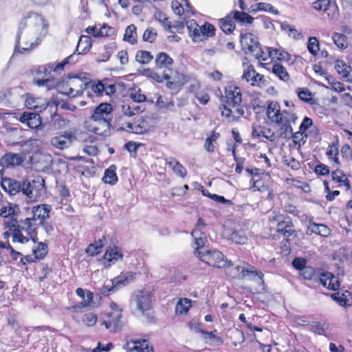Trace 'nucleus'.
<instances>
[{
	"instance_id": "nucleus-1",
	"label": "nucleus",
	"mask_w": 352,
	"mask_h": 352,
	"mask_svg": "<svg viewBox=\"0 0 352 352\" xmlns=\"http://www.w3.org/2000/svg\"><path fill=\"white\" fill-rule=\"evenodd\" d=\"M266 115L271 122L279 126L280 135L286 138L292 135L293 142L299 147L305 144L307 139L309 138L305 132L299 129L293 133L292 124L298 119L295 113L289 110H281L278 102L270 101L266 109Z\"/></svg>"
},
{
	"instance_id": "nucleus-2",
	"label": "nucleus",
	"mask_w": 352,
	"mask_h": 352,
	"mask_svg": "<svg viewBox=\"0 0 352 352\" xmlns=\"http://www.w3.org/2000/svg\"><path fill=\"white\" fill-rule=\"evenodd\" d=\"M242 102L241 88L235 82H229L224 87L223 103L219 105L221 116L228 122H234L243 117L245 112Z\"/></svg>"
},
{
	"instance_id": "nucleus-3",
	"label": "nucleus",
	"mask_w": 352,
	"mask_h": 352,
	"mask_svg": "<svg viewBox=\"0 0 352 352\" xmlns=\"http://www.w3.org/2000/svg\"><path fill=\"white\" fill-rule=\"evenodd\" d=\"M18 210L19 206L16 204L7 202L0 208V217L7 219L4 225L11 232L12 242L25 244L28 243V239L21 233V219H17Z\"/></svg>"
},
{
	"instance_id": "nucleus-4",
	"label": "nucleus",
	"mask_w": 352,
	"mask_h": 352,
	"mask_svg": "<svg viewBox=\"0 0 352 352\" xmlns=\"http://www.w3.org/2000/svg\"><path fill=\"white\" fill-rule=\"evenodd\" d=\"M52 210V206L46 204L34 206L31 209L32 217L21 219V233L38 232L39 226L50 219Z\"/></svg>"
},
{
	"instance_id": "nucleus-5",
	"label": "nucleus",
	"mask_w": 352,
	"mask_h": 352,
	"mask_svg": "<svg viewBox=\"0 0 352 352\" xmlns=\"http://www.w3.org/2000/svg\"><path fill=\"white\" fill-rule=\"evenodd\" d=\"M87 79L78 75L69 74L63 76L58 82H56L57 89L63 95L75 98L82 95L87 88Z\"/></svg>"
},
{
	"instance_id": "nucleus-6",
	"label": "nucleus",
	"mask_w": 352,
	"mask_h": 352,
	"mask_svg": "<svg viewBox=\"0 0 352 352\" xmlns=\"http://www.w3.org/2000/svg\"><path fill=\"white\" fill-rule=\"evenodd\" d=\"M28 239L31 240L34 245L32 248V254H27L21 258L19 265L27 266L28 264L38 262L44 259L48 254V245L45 242L39 241L38 232H24Z\"/></svg>"
},
{
	"instance_id": "nucleus-7",
	"label": "nucleus",
	"mask_w": 352,
	"mask_h": 352,
	"mask_svg": "<svg viewBox=\"0 0 352 352\" xmlns=\"http://www.w3.org/2000/svg\"><path fill=\"white\" fill-rule=\"evenodd\" d=\"M189 36L195 43L204 42L209 38L214 37L217 29L212 23L205 21L201 25H199L197 21L190 19L186 22Z\"/></svg>"
},
{
	"instance_id": "nucleus-8",
	"label": "nucleus",
	"mask_w": 352,
	"mask_h": 352,
	"mask_svg": "<svg viewBox=\"0 0 352 352\" xmlns=\"http://www.w3.org/2000/svg\"><path fill=\"white\" fill-rule=\"evenodd\" d=\"M110 311L103 315L101 325L110 333H117L121 331L123 327V309L116 302L109 303Z\"/></svg>"
},
{
	"instance_id": "nucleus-9",
	"label": "nucleus",
	"mask_w": 352,
	"mask_h": 352,
	"mask_svg": "<svg viewBox=\"0 0 352 352\" xmlns=\"http://www.w3.org/2000/svg\"><path fill=\"white\" fill-rule=\"evenodd\" d=\"M152 298V294L143 289L138 291L135 297L137 309L150 324H154L157 321Z\"/></svg>"
},
{
	"instance_id": "nucleus-10",
	"label": "nucleus",
	"mask_w": 352,
	"mask_h": 352,
	"mask_svg": "<svg viewBox=\"0 0 352 352\" xmlns=\"http://www.w3.org/2000/svg\"><path fill=\"white\" fill-rule=\"evenodd\" d=\"M196 256L201 261L216 268L230 267L232 265V262L228 260L223 253L217 250H208L204 252H198Z\"/></svg>"
},
{
	"instance_id": "nucleus-11",
	"label": "nucleus",
	"mask_w": 352,
	"mask_h": 352,
	"mask_svg": "<svg viewBox=\"0 0 352 352\" xmlns=\"http://www.w3.org/2000/svg\"><path fill=\"white\" fill-rule=\"evenodd\" d=\"M52 68L50 63L38 66L33 79L34 85L39 87H45L48 91L54 89L56 87V82L51 76Z\"/></svg>"
},
{
	"instance_id": "nucleus-12",
	"label": "nucleus",
	"mask_w": 352,
	"mask_h": 352,
	"mask_svg": "<svg viewBox=\"0 0 352 352\" xmlns=\"http://www.w3.org/2000/svg\"><path fill=\"white\" fill-rule=\"evenodd\" d=\"M42 42L40 37L34 38H30L28 35L21 33L19 36V28L15 38L14 43V54H25L28 53L34 50Z\"/></svg>"
},
{
	"instance_id": "nucleus-13",
	"label": "nucleus",
	"mask_w": 352,
	"mask_h": 352,
	"mask_svg": "<svg viewBox=\"0 0 352 352\" xmlns=\"http://www.w3.org/2000/svg\"><path fill=\"white\" fill-rule=\"evenodd\" d=\"M312 7L326 14L330 21H337L340 17V10L336 0H316L313 2Z\"/></svg>"
},
{
	"instance_id": "nucleus-14",
	"label": "nucleus",
	"mask_w": 352,
	"mask_h": 352,
	"mask_svg": "<svg viewBox=\"0 0 352 352\" xmlns=\"http://www.w3.org/2000/svg\"><path fill=\"white\" fill-rule=\"evenodd\" d=\"M243 265H236L233 267V265L230 267H226V274L234 279H244L247 276L252 275L262 278L263 274L261 272L257 271L255 267L250 265L249 263L243 261Z\"/></svg>"
},
{
	"instance_id": "nucleus-15",
	"label": "nucleus",
	"mask_w": 352,
	"mask_h": 352,
	"mask_svg": "<svg viewBox=\"0 0 352 352\" xmlns=\"http://www.w3.org/2000/svg\"><path fill=\"white\" fill-rule=\"evenodd\" d=\"M87 88L91 89L96 96H102L104 94L112 96L116 91V85L113 80L104 78L101 81H87Z\"/></svg>"
},
{
	"instance_id": "nucleus-16",
	"label": "nucleus",
	"mask_w": 352,
	"mask_h": 352,
	"mask_svg": "<svg viewBox=\"0 0 352 352\" xmlns=\"http://www.w3.org/2000/svg\"><path fill=\"white\" fill-rule=\"evenodd\" d=\"M111 122L98 118L90 116L85 122V128L90 133L98 135L106 136L111 131Z\"/></svg>"
},
{
	"instance_id": "nucleus-17",
	"label": "nucleus",
	"mask_w": 352,
	"mask_h": 352,
	"mask_svg": "<svg viewBox=\"0 0 352 352\" xmlns=\"http://www.w3.org/2000/svg\"><path fill=\"white\" fill-rule=\"evenodd\" d=\"M165 81L166 87L170 91L172 95H176L188 82V78L184 74L175 71L173 76L166 74Z\"/></svg>"
},
{
	"instance_id": "nucleus-18",
	"label": "nucleus",
	"mask_w": 352,
	"mask_h": 352,
	"mask_svg": "<svg viewBox=\"0 0 352 352\" xmlns=\"http://www.w3.org/2000/svg\"><path fill=\"white\" fill-rule=\"evenodd\" d=\"M76 295L82 300L78 304L67 307V309L72 314H76L82 308L94 307L96 303L94 302V294L90 290H85L81 287L76 289Z\"/></svg>"
},
{
	"instance_id": "nucleus-19",
	"label": "nucleus",
	"mask_w": 352,
	"mask_h": 352,
	"mask_svg": "<svg viewBox=\"0 0 352 352\" xmlns=\"http://www.w3.org/2000/svg\"><path fill=\"white\" fill-rule=\"evenodd\" d=\"M239 41L241 50L246 54H251L254 52L261 45L256 35L252 32H243V30L240 33Z\"/></svg>"
},
{
	"instance_id": "nucleus-20",
	"label": "nucleus",
	"mask_w": 352,
	"mask_h": 352,
	"mask_svg": "<svg viewBox=\"0 0 352 352\" xmlns=\"http://www.w3.org/2000/svg\"><path fill=\"white\" fill-rule=\"evenodd\" d=\"M155 19L161 23L164 30L170 33L178 32L182 34L185 28V24L183 21H175L172 25L169 17L163 12L158 10L155 14Z\"/></svg>"
},
{
	"instance_id": "nucleus-21",
	"label": "nucleus",
	"mask_w": 352,
	"mask_h": 352,
	"mask_svg": "<svg viewBox=\"0 0 352 352\" xmlns=\"http://www.w3.org/2000/svg\"><path fill=\"white\" fill-rule=\"evenodd\" d=\"M242 78L253 87H261L266 85L264 75L256 72L253 65H248L244 69Z\"/></svg>"
},
{
	"instance_id": "nucleus-22",
	"label": "nucleus",
	"mask_w": 352,
	"mask_h": 352,
	"mask_svg": "<svg viewBox=\"0 0 352 352\" xmlns=\"http://www.w3.org/2000/svg\"><path fill=\"white\" fill-rule=\"evenodd\" d=\"M261 65L269 72L273 74L279 80L287 82L290 80V76L285 67L276 60L270 63H261Z\"/></svg>"
},
{
	"instance_id": "nucleus-23",
	"label": "nucleus",
	"mask_w": 352,
	"mask_h": 352,
	"mask_svg": "<svg viewBox=\"0 0 352 352\" xmlns=\"http://www.w3.org/2000/svg\"><path fill=\"white\" fill-rule=\"evenodd\" d=\"M76 139L75 134L70 131L57 133L50 140L51 144L57 149L63 150L69 148Z\"/></svg>"
},
{
	"instance_id": "nucleus-24",
	"label": "nucleus",
	"mask_w": 352,
	"mask_h": 352,
	"mask_svg": "<svg viewBox=\"0 0 352 352\" xmlns=\"http://www.w3.org/2000/svg\"><path fill=\"white\" fill-rule=\"evenodd\" d=\"M123 348L127 352H153V346L147 338L126 340Z\"/></svg>"
},
{
	"instance_id": "nucleus-25",
	"label": "nucleus",
	"mask_w": 352,
	"mask_h": 352,
	"mask_svg": "<svg viewBox=\"0 0 352 352\" xmlns=\"http://www.w3.org/2000/svg\"><path fill=\"white\" fill-rule=\"evenodd\" d=\"M43 21L41 14L30 11L28 12L20 20L18 24L19 36L21 33H23L24 30L28 27H36L40 25Z\"/></svg>"
},
{
	"instance_id": "nucleus-26",
	"label": "nucleus",
	"mask_w": 352,
	"mask_h": 352,
	"mask_svg": "<svg viewBox=\"0 0 352 352\" xmlns=\"http://www.w3.org/2000/svg\"><path fill=\"white\" fill-rule=\"evenodd\" d=\"M124 254L122 249L117 245L108 246L104 252L102 260L104 261L105 266L110 267L118 261H122Z\"/></svg>"
},
{
	"instance_id": "nucleus-27",
	"label": "nucleus",
	"mask_w": 352,
	"mask_h": 352,
	"mask_svg": "<svg viewBox=\"0 0 352 352\" xmlns=\"http://www.w3.org/2000/svg\"><path fill=\"white\" fill-rule=\"evenodd\" d=\"M14 118L29 128L36 129L42 124V117L38 113L24 111L22 113H14Z\"/></svg>"
},
{
	"instance_id": "nucleus-28",
	"label": "nucleus",
	"mask_w": 352,
	"mask_h": 352,
	"mask_svg": "<svg viewBox=\"0 0 352 352\" xmlns=\"http://www.w3.org/2000/svg\"><path fill=\"white\" fill-rule=\"evenodd\" d=\"M150 126L142 117L135 118L133 122L122 124L121 129L135 134H143L149 130Z\"/></svg>"
},
{
	"instance_id": "nucleus-29",
	"label": "nucleus",
	"mask_w": 352,
	"mask_h": 352,
	"mask_svg": "<svg viewBox=\"0 0 352 352\" xmlns=\"http://www.w3.org/2000/svg\"><path fill=\"white\" fill-rule=\"evenodd\" d=\"M316 282L319 283L324 287L332 291L340 289V282L337 276L329 272H322Z\"/></svg>"
},
{
	"instance_id": "nucleus-30",
	"label": "nucleus",
	"mask_w": 352,
	"mask_h": 352,
	"mask_svg": "<svg viewBox=\"0 0 352 352\" xmlns=\"http://www.w3.org/2000/svg\"><path fill=\"white\" fill-rule=\"evenodd\" d=\"M59 102L57 100H50L47 102L43 106L40 107L38 113L42 114V118L47 121H56L58 117L57 111Z\"/></svg>"
},
{
	"instance_id": "nucleus-31",
	"label": "nucleus",
	"mask_w": 352,
	"mask_h": 352,
	"mask_svg": "<svg viewBox=\"0 0 352 352\" xmlns=\"http://www.w3.org/2000/svg\"><path fill=\"white\" fill-rule=\"evenodd\" d=\"M336 167V169L331 172V181L336 184L338 188H344L346 192L351 190V186L348 176L339 166Z\"/></svg>"
},
{
	"instance_id": "nucleus-32",
	"label": "nucleus",
	"mask_w": 352,
	"mask_h": 352,
	"mask_svg": "<svg viewBox=\"0 0 352 352\" xmlns=\"http://www.w3.org/2000/svg\"><path fill=\"white\" fill-rule=\"evenodd\" d=\"M251 137L252 139L264 138L270 142H274L276 140L274 132L271 129L254 123L252 125Z\"/></svg>"
},
{
	"instance_id": "nucleus-33",
	"label": "nucleus",
	"mask_w": 352,
	"mask_h": 352,
	"mask_svg": "<svg viewBox=\"0 0 352 352\" xmlns=\"http://www.w3.org/2000/svg\"><path fill=\"white\" fill-rule=\"evenodd\" d=\"M276 232L284 237H290L293 235L296 236V230L292 219L287 216L282 221L276 224Z\"/></svg>"
},
{
	"instance_id": "nucleus-34",
	"label": "nucleus",
	"mask_w": 352,
	"mask_h": 352,
	"mask_svg": "<svg viewBox=\"0 0 352 352\" xmlns=\"http://www.w3.org/2000/svg\"><path fill=\"white\" fill-rule=\"evenodd\" d=\"M325 155L333 166H340L341 162L339 159V139L338 137L327 146Z\"/></svg>"
},
{
	"instance_id": "nucleus-35",
	"label": "nucleus",
	"mask_w": 352,
	"mask_h": 352,
	"mask_svg": "<svg viewBox=\"0 0 352 352\" xmlns=\"http://www.w3.org/2000/svg\"><path fill=\"white\" fill-rule=\"evenodd\" d=\"M154 64L157 70H169L174 65V60L166 52H159L154 56Z\"/></svg>"
},
{
	"instance_id": "nucleus-36",
	"label": "nucleus",
	"mask_w": 352,
	"mask_h": 352,
	"mask_svg": "<svg viewBox=\"0 0 352 352\" xmlns=\"http://www.w3.org/2000/svg\"><path fill=\"white\" fill-rule=\"evenodd\" d=\"M113 107L110 103L103 102L97 106L91 116L98 118L107 121H112Z\"/></svg>"
},
{
	"instance_id": "nucleus-37",
	"label": "nucleus",
	"mask_w": 352,
	"mask_h": 352,
	"mask_svg": "<svg viewBox=\"0 0 352 352\" xmlns=\"http://www.w3.org/2000/svg\"><path fill=\"white\" fill-rule=\"evenodd\" d=\"M334 67L344 81L352 85V67L350 65L343 60H337Z\"/></svg>"
},
{
	"instance_id": "nucleus-38",
	"label": "nucleus",
	"mask_w": 352,
	"mask_h": 352,
	"mask_svg": "<svg viewBox=\"0 0 352 352\" xmlns=\"http://www.w3.org/2000/svg\"><path fill=\"white\" fill-rule=\"evenodd\" d=\"M191 236L193 239L194 254L196 256L198 252H201L200 249L204 248L208 239L207 236L201 228H195L191 232Z\"/></svg>"
},
{
	"instance_id": "nucleus-39",
	"label": "nucleus",
	"mask_w": 352,
	"mask_h": 352,
	"mask_svg": "<svg viewBox=\"0 0 352 352\" xmlns=\"http://www.w3.org/2000/svg\"><path fill=\"white\" fill-rule=\"evenodd\" d=\"M301 131L305 132L311 138H316L320 135V129L314 124L312 120L305 116L299 127Z\"/></svg>"
},
{
	"instance_id": "nucleus-40",
	"label": "nucleus",
	"mask_w": 352,
	"mask_h": 352,
	"mask_svg": "<svg viewBox=\"0 0 352 352\" xmlns=\"http://www.w3.org/2000/svg\"><path fill=\"white\" fill-rule=\"evenodd\" d=\"M331 230L327 225L317 223L312 221H309L307 226V234H316L323 237H327L331 234Z\"/></svg>"
},
{
	"instance_id": "nucleus-41",
	"label": "nucleus",
	"mask_w": 352,
	"mask_h": 352,
	"mask_svg": "<svg viewBox=\"0 0 352 352\" xmlns=\"http://www.w3.org/2000/svg\"><path fill=\"white\" fill-rule=\"evenodd\" d=\"M117 50L116 42H111L104 45L99 49L96 60L97 62H107L111 57L112 54Z\"/></svg>"
},
{
	"instance_id": "nucleus-42",
	"label": "nucleus",
	"mask_w": 352,
	"mask_h": 352,
	"mask_svg": "<svg viewBox=\"0 0 352 352\" xmlns=\"http://www.w3.org/2000/svg\"><path fill=\"white\" fill-rule=\"evenodd\" d=\"M1 186L6 192L12 195L17 194L21 190V183L10 177H2Z\"/></svg>"
},
{
	"instance_id": "nucleus-43",
	"label": "nucleus",
	"mask_w": 352,
	"mask_h": 352,
	"mask_svg": "<svg viewBox=\"0 0 352 352\" xmlns=\"http://www.w3.org/2000/svg\"><path fill=\"white\" fill-rule=\"evenodd\" d=\"M217 25L226 34H232L236 28L235 22L230 12L226 16L219 19Z\"/></svg>"
},
{
	"instance_id": "nucleus-44",
	"label": "nucleus",
	"mask_w": 352,
	"mask_h": 352,
	"mask_svg": "<svg viewBox=\"0 0 352 352\" xmlns=\"http://www.w3.org/2000/svg\"><path fill=\"white\" fill-rule=\"evenodd\" d=\"M331 298L342 307H349L352 305V292L344 290L331 294Z\"/></svg>"
},
{
	"instance_id": "nucleus-45",
	"label": "nucleus",
	"mask_w": 352,
	"mask_h": 352,
	"mask_svg": "<svg viewBox=\"0 0 352 352\" xmlns=\"http://www.w3.org/2000/svg\"><path fill=\"white\" fill-rule=\"evenodd\" d=\"M136 277V273L133 272H121L120 275L112 279L114 287H119L126 286L129 283L133 281Z\"/></svg>"
},
{
	"instance_id": "nucleus-46",
	"label": "nucleus",
	"mask_w": 352,
	"mask_h": 352,
	"mask_svg": "<svg viewBox=\"0 0 352 352\" xmlns=\"http://www.w3.org/2000/svg\"><path fill=\"white\" fill-rule=\"evenodd\" d=\"M24 156L21 153H6L2 157V162L6 167L21 165L24 161Z\"/></svg>"
},
{
	"instance_id": "nucleus-47",
	"label": "nucleus",
	"mask_w": 352,
	"mask_h": 352,
	"mask_svg": "<svg viewBox=\"0 0 352 352\" xmlns=\"http://www.w3.org/2000/svg\"><path fill=\"white\" fill-rule=\"evenodd\" d=\"M122 41L131 45H135L138 43L137 27L134 24H130L126 26L123 34Z\"/></svg>"
},
{
	"instance_id": "nucleus-48",
	"label": "nucleus",
	"mask_w": 352,
	"mask_h": 352,
	"mask_svg": "<svg viewBox=\"0 0 352 352\" xmlns=\"http://www.w3.org/2000/svg\"><path fill=\"white\" fill-rule=\"evenodd\" d=\"M92 46L91 38L87 35H81L78 39L76 51L73 54H86Z\"/></svg>"
},
{
	"instance_id": "nucleus-49",
	"label": "nucleus",
	"mask_w": 352,
	"mask_h": 352,
	"mask_svg": "<svg viewBox=\"0 0 352 352\" xmlns=\"http://www.w3.org/2000/svg\"><path fill=\"white\" fill-rule=\"evenodd\" d=\"M154 60L152 52L146 50H138L135 54V61L140 65H148Z\"/></svg>"
},
{
	"instance_id": "nucleus-50",
	"label": "nucleus",
	"mask_w": 352,
	"mask_h": 352,
	"mask_svg": "<svg viewBox=\"0 0 352 352\" xmlns=\"http://www.w3.org/2000/svg\"><path fill=\"white\" fill-rule=\"evenodd\" d=\"M166 165L170 167L177 176L182 178H184L187 175L186 168L174 157L166 159Z\"/></svg>"
},
{
	"instance_id": "nucleus-51",
	"label": "nucleus",
	"mask_w": 352,
	"mask_h": 352,
	"mask_svg": "<svg viewBox=\"0 0 352 352\" xmlns=\"http://www.w3.org/2000/svg\"><path fill=\"white\" fill-rule=\"evenodd\" d=\"M220 138V133L214 130L212 131L206 137L204 148L210 153H213L215 151V144Z\"/></svg>"
},
{
	"instance_id": "nucleus-52",
	"label": "nucleus",
	"mask_w": 352,
	"mask_h": 352,
	"mask_svg": "<svg viewBox=\"0 0 352 352\" xmlns=\"http://www.w3.org/2000/svg\"><path fill=\"white\" fill-rule=\"evenodd\" d=\"M230 13L234 21L241 24H252L254 20L253 16L244 12V10H233Z\"/></svg>"
},
{
	"instance_id": "nucleus-53",
	"label": "nucleus",
	"mask_w": 352,
	"mask_h": 352,
	"mask_svg": "<svg viewBox=\"0 0 352 352\" xmlns=\"http://www.w3.org/2000/svg\"><path fill=\"white\" fill-rule=\"evenodd\" d=\"M106 240L104 235L102 239H99L96 243H90L85 249V252L90 256H95L102 252L104 247V241Z\"/></svg>"
},
{
	"instance_id": "nucleus-54",
	"label": "nucleus",
	"mask_w": 352,
	"mask_h": 352,
	"mask_svg": "<svg viewBox=\"0 0 352 352\" xmlns=\"http://www.w3.org/2000/svg\"><path fill=\"white\" fill-rule=\"evenodd\" d=\"M102 180L104 183L110 185H115L118 182V178L116 174V165H111L107 169L104 170V176Z\"/></svg>"
},
{
	"instance_id": "nucleus-55",
	"label": "nucleus",
	"mask_w": 352,
	"mask_h": 352,
	"mask_svg": "<svg viewBox=\"0 0 352 352\" xmlns=\"http://www.w3.org/2000/svg\"><path fill=\"white\" fill-rule=\"evenodd\" d=\"M192 307V300L187 298H179L175 306V314L184 315L188 314Z\"/></svg>"
},
{
	"instance_id": "nucleus-56",
	"label": "nucleus",
	"mask_w": 352,
	"mask_h": 352,
	"mask_svg": "<svg viewBox=\"0 0 352 352\" xmlns=\"http://www.w3.org/2000/svg\"><path fill=\"white\" fill-rule=\"evenodd\" d=\"M272 58H276L279 61H289L292 56L288 52L274 47H267Z\"/></svg>"
},
{
	"instance_id": "nucleus-57",
	"label": "nucleus",
	"mask_w": 352,
	"mask_h": 352,
	"mask_svg": "<svg viewBox=\"0 0 352 352\" xmlns=\"http://www.w3.org/2000/svg\"><path fill=\"white\" fill-rule=\"evenodd\" d=\"M236 145L235 144H234L232 146L231 151H232V155L233 156V159L236 163L235 173L240 175L243 172V170L244 169V165H245L246 159L245 157L238 156L236 155Z\"/></svg>"
},
{
	"instance_id": "nucleus-58",
	"label": "nucleus",
	"mask_w": 352,
	"mask_h": 352,
	"mask_svg": "<svg viewBox=\"0 0 352 352\" xmlns=\"http://www.w3.org/2000/svg\"><path fill=\"white\" fill-rule=\"evenodd\" d=\"M248 108L252 109L256 113H260L265 109V106L263 101L258 96L252 95L248 106Z\"/></svg>"
},
{
	"instance_id": "nucleus-59",
	"label": "nucleus",
	"mask_w": 352,
	"mask_h": 352,
	"mask_svg": "<svg viewBox=\"0 0 352 352\" xmlns=\"http://www.w3.org/2000/svg\"><path fill=\"white\" fill-rule=\"evenodd\" d=\"M333 43L340 50H345L348 47L349 41L346 35L342 33L334 32L332 34Z\"/></svg>"
},
{
	"instance_id": "nucleus-60",
	"label": "nucleus",
	"mask_w": 352,
	"mask_h": 352,
	"mask_svg": "<svg viewBox=\"0 0 352 352\" xmlns=\"http://www.w3.org/2000/svg\"><path fill=\"white\" fill-rule=\"evenodd\" d=\"M122 111L124 115L131 117L141 113L142 109L139 105L133 102L130 104H124L122 106Z\"/></svg>"
},
{
	"instance_id": "nucleus-61",
	"label": "nucleus",
	"mask_w": 352,
	"mask_h": 352,
	"mask_svg": "<svg viewBox=\"0 0 352 352\" xmlns=\"http://www.w3.org/2000/svg\"><path fill=\"white\" fill-rule=\"evenodd\" d=\"M157 38V31L153 27H148L144 32L142 39L144 42L154 43Z\"/></svg>"
},
{
	"instance_id": "nucleus-62",
	"label": "nucleus",
	"mask_w": 352,
	"mask_h": 352,
	"mask_svg": "<svg viewBox=\"0 0 352 352\" xmlns=\"http://www.w3.org/2000/svg\"><path fill=\"white\" fill-rule=\"evenodd\" d=\"M74 54H71L69 56L64 58L60 62L57 63L56 65L52 63H50V66H52V72L56 74H61L64 70L66 65L70 64L72 60V58Z\"/></svg>"
},
{
	"instance_id": "nucleus-63",
	"label": "nucleus",
	"mask_w": 352,
	"mask_h": 352,
	"mask_svg": "<svg viewBox=\"0 0 352 352\" xmlns=\"http://www.w3.org/2000/svg\"><path fill=\"white\" fill-rule=\"evenodd\" d=\"M281 29L285 32L289 37L295 40L300 39L302 36L300 31L296 30L294 26L287 23H282Z\"/></svg>"
},
{
	"instance_id": "nucleus-64",
	"label": "nucleus",
	"mask_w": 352,
	"mask_h": 352,
	"mask_svg": "<svg viewBox=\"0 0 352 352\" xmlns=\"http://www.w3.org/2000/svg\"><path fill=\"white\" fill-rule=\"evenodd\" d=\"M116 29L107 24H103L95 34V38L98 37H111L116 35Z\"/></svg>"
}]
</instances>
